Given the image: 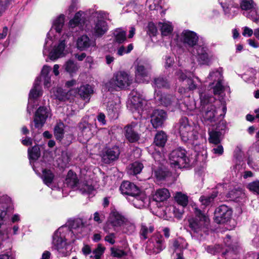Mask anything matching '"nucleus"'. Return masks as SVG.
I'll return each instance as SVG.
<instances>
[{
	"label": "nucleus",
	"instance_id": "nucleus-1",
	"mask_svg": "<svg viewBox=\"0 0 259 259\" xmlns=\"http://www.w3.org/2000/svg\"><path fill=\"white\" fill-rule=\"evenodd\" d=\"M170 164L175 168H182L192 166L191 159L187 155L186 149L179 147L173 150L169 154Z\"/></svg>",
	"mask_w": 259,
	"mask_h": 259
},
{
	"label": "nucleus",
	"instance_id": "nucleus-2",
	"mask_svg": "<svg viewBox=\"0 0 259 259\" xmlns=\"http://www.w3.org/2000/svg\"><path fill=\"white\" fill-rule=\"evenodd\" d=\"M126 218L114 206L110 207V212L107 221L104 224L103 229L106 233H109L113 229L115 230L116 228L122 226L125 222Z\"/></svg>",
	"mask_w": 259,
	"mask_h": 259
},
{
	"label": "nucleus",
	"instance_id": "nucleus-3",
	"mask_svg": "<svg viewBox=\"0 0 259 259\" xmlns=\"http://www.w3.org/2000/svg\"><path fill=\"white\" fill-rule=\"evenodd\" d=\"M131 84L128 74L125 71H119L114 74L113 77L105 84V87L109 92L117 91V88L122 89Z\"/></svg>",
	"mask_w": 259,
	"mask_h": 259
},
{
	"label": "nucleus",
	"instance_id": "nucleus-4",
	"mask_svg": "<svg viewBox=\"0 0 259 259\" xmlns=\"http://www.w3.org/2000/svg\"><path fill=\"white\" fill-rule=\"evenodd\" d=\"M179 133L181 140L184 143L198 139L197 132L195 130L194 126L189 123L186 117H183L180 120Z\"/></svg>",
	"mask_w": 259,
	"mask_h": 259
},
{
	"label": "nucleus",
	"instance_id": "nucleus-5",
	"mask_svg": "<svg viewBox=\"0 0 259 259\" xmlns=\"http://www.w3.org/2000/svg\"><path fill=\"white\" fill-rule=\"evenodd\" d=\"M52 244L54 249L57 250L62 256H65L69 254L68 250L69 244L67 242L65 235L61 232L60 229L54 233L53 236Z\"/></svg>",
	"mask_w": 259,
	"mask_h": 259
},
{
	"label": "nucleus",
	"instance_id": "nucleus-6",
	"mask_svg": "<svg viewBox=\"0 0 259 259\" xmlns=\"http://www.w3.org/2000/svg\"><path fill=\"white\" fill-rule=\"evenodd\" d=\"M120 153V149L118 146L106 147L102 152V159L104 163L110 164L118 159Z\"/></svg>",
	"mask_w": 259,
	"mask_h": 259
},
{
	"label": "nucleus",
	"instance_id": "nucleus-7",
	"mask_svg": "<svg viewBox=\"0 0 259 259\" xmlns=\"http://www.w3.org/2000/svg\"><path fill=\"white\" fill-rule=\"evenodd\" d=\"M123 195L131 196L138 198L141 193L140 188L133 183L128 181L123 182L119 188Z\"/></svg>",
	"mask_w": 259,
	"mask_h": 259
},
{
	"label": "nucleus",
	"instance_id": "nucleus-8",
	"mask_svg": "<svg viewBox=\"0 0 259 259\" xmlns=\"http://www.w3.org/2000/svg\"><path fill=\"white\" fill-rule=\"evenodd\" d=\"M198 39V34L191 30H184L181 34V40L186 47H194L197 45Z\"/></svg>",
	"mask_w": 259,
	"mask_h": 259
},
{
	"label": "nucleus",
	"instance_id": "nucleus-9",
	"mask_svg": "<svg viewBox=\"0 0 259 259\" xmlns=\"http://www.w3.org/2000/svg\"><path fill=\"white\" fill-rule=\"evenodd\" d=\"M49 116L48 108L45 106H40L35 111L34 117V127L41 128L46 123Z\"/></svg>",
	"mask_w": 259,
	"mask_h": 259
},
{
	"label": "nucleus",
	"instance_id": "nucleus-10",
	"mask_svg": "<svg viewBox=\"0 0 259 259\" xmlns=\"http://www.w3.org/2000/svg\"><path fill=\"white\" fill-rule=\"evenodd\" d=\"M167 118V113L163 110L155 109L151 115V123L154 128L161 127Z\"/></svg>",
	"mask_w": 259,
	"mask_h": 259
},
{
	"label": "nucleus",
	"instance_id": "nucleus-11",
	"mask_svg": "<svg viewBox=\"0 0 259 259\" xmlns=\"http://www.w3.org/2000/svg\"><path fill=\"white\" fill-rule=\"evenodd\" d=\"M135 126L136 124L134 123H132L124 127V136L131 143H136L140 139V135L135 130Z\"/></svg>",
	"mask_w": 259,
	"mask_h": 259
},
{
	"label": "nucleus",
	"instance_id": "nucleus-12",
	"mask_svg": "<svg viewBox=\"0 0 259 259\" xmlns=\"http://www.w3.org/2000/svg\"><path fill=\"white\" fill-rule=\"evenodd\" d=\"M68 226L69 231L79 238L80 237L79 234H82V229L84 228V224L82 219L77 218L69 221Z\"/></svg>",
	"mask_w": 259,
	"mask_h": 259
},
{
	"label": "nucleus",
	"instance_id": "nucleus-13",
	"mask_svg": "<svg viewBox=\"0 0 259 259\" xmlns=\"http://www.w3.org/2000/svg\"><path fill=\"white\" fill-rule=\"evenodd\" d=\"M213 221L218 224H223L227 222V205L223 204L215 209Z\"/></svg>",
	"mask_w": 259,
	"mask_h": 259
},
{
	"label": "nucleus",
	"instance_id": "nucleus-14",
	"mask_svg": "<svg viewBox=\"0 0 259 259\" xmlns=\"http://www.w3.org/2000/svg\"><path fill=\"white\" fill-rule=\"evenodd\" d=\"M204 124L206 125L215 123L217 118L215 117V108L212 105H209L203 115Z\"/></svg>",
	"mask_w": 259,
	"mask_h": 259
},
{
	"label": "nucleus",
	"instance_id": "nucleus-15",
	"mask_svg": "<svg viewBox=\"0 0 259 259\" xmlns=\"http://www.w3.org/2000/svg\"><path fill=\"white\" fill-rule=\"evenodd\" d=\"M208 48L204 45L197 46L196 52L197 54V60L200 64L208 65L210 59L207 53Z\"/></svg>",
	"mask_w": 259,
	"mask_h": 259
},
{
	"label": "nucleus",
	"instance_id": "nucleus-16",
	"mask_svg": "<svg viewBox=\"0 0 259 259\" xmlns=\"http://www.w3.org/2000/svg\"><path fill=\"white\" fill-rule=\"evenodd\" d=\"M152 86L155 89H169L170 87V84L166 76L159 75L153 78Z\"/></svg>",
	"mask_w": 259,
	"mask_h": 259
},
{
	"label": "nucleus",
	"instance_id": "nucleus-17",
	"mask_svg": "<svg viewBox=\"0 0 259 259\" xmlns=\"http://www.w3.org/2000/svg\"><path fill=\"white\" fill-rule=\"evenodd\" d=\"M154 98L158 104L165 107L171 105L174 99L171 95L162 94L160 91L155 93Z\"/></svg>",
	"mask_w": 259,
	"mask_h": 259
},
{
	"label": "nucleus",
	"instance_id": "nucleus-18",
	"mask_svg": "<svg viewBox=\"0 0 259 259\" xmlns=\"http://www.w3.org/2000/svg\"><path fill=\"white\" fill-rule=\"evenodd\" d=\"M107 22L103 20L98 19L95 22L94 27V35L97 37L102 36L108 30Z\"/></svg>",
	"mask_w": 259,
	"mask_h": 259
},
{
	"label": "nucleus",
	"instance_id": "nucleus-19",
	"mask_svg": "<svg viewBox=\"0 0 259 259\" xmlns=\"http://www.w3.org/2000/svg\"><path fill=\"white\" fill-rule=\"evenodd\" d=\"M93 93L94 90L93 88L88 84L81 85L77 89L78 95L83 100H87L89 101Z\"/></svg>",
	"mask_w": 259,
	"mask_h": 259
},
{
	"label": "nucleus",
	"instance_id": "nucleus-20",
	"mask_svg": "<svg viewBox=\"0 0 259 259\" xmlns=\"http://www.w3.org/2000/svg\"><path fill=\"white\" fill-rule=\"evenodd\" d=\"M154 175L157 181H164L171 176V172L165 167L160 166L154 170Z\"/></svg>",
	"mask_w": 259,
	"mask_h": 259
},
{
	"label": "nucleus",
	"instance_id": "nucleus-21",
	"mask_svg": "<svg viewBox=\"0 0 259 259\" xmlns=\"http://www.w3.org/2000/svg\"><path fill=\"white\" fill-rule=\"evenodd\" d=\"M189 227L194 233L198 234L200 232L203 227L205 222L198 220L197 218H191L188 220Z\"/></svg>",
	"mask_w": 259,
	"mask_h": 259
},
{
	"label": "nucleus",
	"instance_id": "nucleus-22",
	"mask_svg": "<svg viewBox=\"0 0 259 259\" xmlns=\"http://www.w3.org/2000/svg\"><path fill=\"white\" fill-rule=\"evenodd\" d=\"M170 197V193L166 188L159 189L153 196V199L156 202H163Z\"/></svg>",
	"mask_w": 259,
	"mask_h": 259
},
{
	"label": "nucleus",
	"instance_id": "nucleus-23",
	"mask_svg": "<svg viewBox=\"0 0 259 259\" xmlns=\"http://www.w3.org/2000/svg\"><path fill=\"white\" fill-rule=\"evenodd\" d=\"M167 138V134L164 131H160L156 134L154 139V143L157 147H163L165 145Z\"/></svg>",
	"mask_w": 259,
	"mask_h": 259
},
{
	"label": "nucleus",
	"instance_id": "nucleus-24",
	"mask_svg": "<svg viewBox=\"0 0 259 259\" xmlns=\"http://www.w3.org/2000/svg\"><path fill=\"white\" fill-rule=\"evenodd\" d=\"M150 67L147 63H138L136 68L137 77H145L148 76Z\"/></svg>",
	"mask_w": 259,
	"mask_h": 259
},
{
	"label": "nucleus",
	"instance_id": "nucleus-25",
	"mask_svg": "<svg viewBox=\"0 0 259 259\" xmlns=\"http://www.w3.org/2000/svg\"><path fill=\"white\" fill-rule=\"evenodd\" d=\"M91 45V39L87 35H82L78 37L76 42L77 49L81 51L89 48Z\"/></svg>",
	"mask_w": 259,
	"mask_h": 259
},
{
	"label": "nucleus",
	"instance_id": "nucleus-26",
	"mask_svg": "<svg viewBox=\"0 0 259 259\" xmlns=\"http://www.w3.org/2000/svg\"><path fill=\"white\" fill-rule=\"evenodd\" d=\"M65 40H61L58 45L55 47L53 51L50 53V59L51 60H56L59 58L63 54L65 48Z\"/></svg>",
	"mask_w": 259,
	"mask_h": 259
},
{
	"label": "nucleus",
	"instance_id": "nucleus-27",
	"mask_svg": "<svg viewBox=\"0 0 259 259\" xmlns=\"http://www.w3.org/2000/svg\"><path fill=\"white\" fill-rule=\"evenodd\" d=\"M66 181V183L72 188L77 187L79 184V179L77 175L71 169L68 171Z\"/></svg>",
	"mask_w": 259,
	"mask_h": 259
},
{
	"label": "nucleus",
	"instance_id": "nucleus-28",
	"mask_svg": "<svg viewBox=\"0 0 259 259\" xmlns=\"http://www.w3.org/2000/svg\"><path fill=\"white\" fill-rule=\"evenodd\" d=\"M41 155L40 149L37 144L28 149V156L30 160L36 161L38 159Z\"/></svg>",
	"mask_w": 259,
	"mask_h": 259
},
{
	"label": "nucleus",
	"instance_id": "nucleus-29",
	"mask_svg": "<svg viewBox=\"0 0 259 259\" xmlns=\"http://www.w3.org/2000/svg\"><path fill=\"white\" fill-rule=\"evenodd\" d=\"M209 138L208 142L210 143L213 144L214 145H218L221 142L220 138L222 135V133L220 131H216L213 130H208V132Z\"/></svg>",
	"mask_w": 259,
	"mask_h": 259
},
{
	"label": "nucleus",
	"instance_id": "nucleus-30",
	"mask_svg": "<svg viewBox=\"0 0 259 259\" xmlns=\"http://www.w3.org/2000/svg\"><path fill=\"white\" fill-rule=\"evenodd\" d=\"M42 178L44 183L49 186L51 184L55 178V175L51 169L45 168L42 170Z\"/></svg>",
	"mask_w": 259,
	"mask_h": 259
},
{
	"label": "nucleus",
	"instance_id": "nucleus-31",
	"mask_svg": "<svg viewBox=\"0 0 259 259\" xmlns=\"http://www.w3.org/2000/svg\"><path fill=\"white\" fill-rule=\"evenodd\" d=\"M128 172L131 175L136 176L140 174L144 168L143 164L139 161H136L130 165Z\"/></svg>",
	"mask_w": 259,
	"mask_h": 259
},
{
	"label": "nucleus",
	"instance_id": "nucleus-32",
	"mask_svg": "<svg viewBox=\"0 0 259 259\" xmlns=\"http://www.w3.org/2000/svg\"><path fill=\"white\" fill-rule=\"evenodd\" d=\"M42 95V90L40 89L39 84L34 83L33 88L30 91L29 98L32 99H37Z\"/></svg>",
	"mask_w": 259,
	"mask_h": 259
},
{
	"label": "nucleus",
	"instance_id": "nucleus-33",
	"mask_svg": "<svg viewBox=\"0 0 259 259\" xmlns=\"http://www.w3.org/2000/svg\"><path fill=\"white\" fill-rule=\"evenodd\" d=\"M237 215L233 213L232 209L228 208V230L233 229L236 224Z\"/></svg>",
	"mask_w": 259,
	"mask_h": 259
},
{
	"label": "nucleus",
	"instance_id": "nucleus-34",
	"mask_svg": "<svg viewBox=\"0 0 259 259\" xmlns=\"http://www.w3.org/2000/svg\"><path fill=\"white\" fill-rule=\"evenodd\" d=\"M115 31L116 33L114 34V41L119 44H123L126 40V31L120 28L117 29Z\"/></svg>",
	"mask_w": 259,
	"mask_h": 259
},
{
	"label": "nucleus",
	"instance_id": "nucleus-35",
	"mask_svg": "<svg viewBox=\"0 0 259 259\" xmlns=\"http://www.w3.org/2000/svg\"><path fill=\"white\" fill-rule=\"evenodd\" d=\"M175 200L177 203L183 207H186L188 203V197L187 195L181 192H177L175 196Z\"/></svg>",
	"mask_w": 259,
	"mask_h": 259
},
{
	"label": "nucleus",
	"instance_id": "nucleus-36",
	"mask_svg": "<svg viewBox=\"0 0 259 259\" xmlns=\"http://www.w3.org/2000/svg\"><path fill=\"white\" fill-rule=\"evenodd\" d=\"M154 228L153 226H151L148 228L146 225H142L139 232L140 239L142 240H145L148 238V234L149 233H152L154 231Z\"/></svg>",
	"mask_w": 259,
	"mask_h": 259
},
{
	"label": "nucleus",
	"instance_id": "nucleus-37",
	"mask_svg": "<svg viewBox=\"0 0 259 259\" xmlns=\"http://www.w3.org/2000/svg\"><path fill=\"white\" fill-rule=\"evenodd\" d=\"M64 15H60L58 17L53 23V28L58 33H60L64 24Z\"/></svg>",
	"mask_w": 259,
	"mask_h": 259
},
{
	"label": "nucleus",
	"instance_id": "nucleus-38",
	"mask_svg": "<svg viewBox=\"0 0 259 259\" xmlns=\"http://www.w3.org/2000/svg\"><path fill=\"white\" fill-rule=\"evenodd\" d=\"M64 124L62 122L57 124L54 127V136L57 140L60 141L64 137V130L63 128Z\"/></svg>",
	"mask_w": 259,
	"mask_h": 259
},
{
	"label": "nucleus",
	"instance_id": "nucleus-39",
	"mask_svg": "<svg viewBox=\"0 0 259 259\" xmlns=\"http://www.w3.org/2000/svg\"><path fill=\"white\" fill-rule=\"evenodd\" d=\"M244 15L256 24H259V14L256 7L248 12L244 13Z\"/></svg>",
	"mask_w": 259,
	"mask_h": 259
},
{
	"label": "nucleus",
	"instance_id": "nucleus-40",
	"mask_svg": "<svg viewBox=\"0 0 259 259\" xmlns=\"http://www.w3.org/2000/svg\"><path fill=\"white\" fill-rule=\"evenodd\" d=\"M65 70L70 74L76 72L78 67L77 63L72 60H68L64 65Z\"/></svg>",
	"mask_w": 259,
	"mask_h": 259
},
{
	"label": "nucleus",
	"instance_id": "nucleus-41",
	"mask_svg": "<svg viewBox=\"0 0 259 259\" xmlns=\"http://www.w3.org/2000/svg\"><path fill=\"white\" fill-rule=\"evenodd\" d=\"M79 184L80 190L82 193H86L88 194H91L94 190V186L92 184H89L87 180H84L81 182Z\"/></svg>",
	"mask_w": 259,
	"mask_h": 259
},
{
	"label": "nucleus",
	"instance_id": "nucleus-42",
	"mask_svg": "<svg viewBox=\"0 0 259 259\" xmlns=\"http://www.w3.org/2000/svg\"><path fill=\"white\" fill-rule=\"evenodd\" d=\"M158 24L160 26V30L162 35L167 36L173 31V27L171 25L162 22H159Z\"/></svg>",
	"mask_w": 259,
	"mask_h": 259
},
{
	"label": "nucleus",
	"instance_id": "nucleus-43",
	"mask_svg": "<svg viewBox=\"0 0 259 259\" xmlns=\"http://www.w3.org/2000/svg\"><path fill=\"white\" fill-rule=\"evenodd\" d=\"M255 4L253 0H241L240 8L243 10L250 11L255 8Z\"/></svg>",
	"mask_w": 259,
	"mask_h": 259
},
{
	"label": "nucleus",
	"instance_id": "nucleus-44",
	"mask_svg": "<svg viewBox=\"0 0 259 259\" xmlns=\"http://www.w3.org/2000/svg\"><path fill=\"white\" fill-rule=\"evenodd\" d=\"M107 114L110 118L116 119L118 116V113L117 108L115 105L111 104L107 108Z\"/></svg>",
	"mask_w": 259,
	"mask_h": 259
},
{
	"label": "nucleus",
	"instance_id": "nucleus-45",
	"mask_svg": "<svg viewBox=\"0 0 259 259\" xmlns=\"http://www.w3.org/2000/svg\"><path fill=\"white\" fill-rule=\"evenodd\" d=\"M208 78L214 82L222 81V73L218 70L212 71L209 73Z\"/></svg>",
	"mask_w": 259,
	"mask_h": 259
},
{
	"label": "nucleus",
	"instance_id": "nucleus-46",
	"mask_svg": "<svg viewBox=\"0 0 259 259\" xmlns=\"http://www.w3.org/2000/svg\"><path fill=\"white\" fill-rule=\"evenodd\" d=\"M111 255L114 257L120 258L127 255V252L122 250L115 247H111Z\"/></svg>",
	"mask_w": 259,
	"mask_h": 259
},
{
	"label": "nucleus",
	"instance_id": "nucleus-47",
	"mask_svg": "<svg viewBox=\"0 0 259 259\" xmlns=\"http://www.w3.org/2000/svg\"><path fill=\"white\" fill-rule=\"evenodd\" d=\"M56 99L60 101H65L67 99V93L61 88H58L55 93Z\"/></svg>",
	"mask_w": 259,
	"mask_h": 259
},
{
	"label": "nucleus",
	"instance_id": "nucleus-48",
	"mask_svg": "<svg viewBox=\"0 0 259 259\" xmlns=\"http://www.w3.org/2000/svg\"><path fill=\"white\" fill-rule=\"evenodd\" d=\"M147 34L150 37L155 36L157 33V29L153 22H150L147 27Z\"/></svg>",
	"mask_w": 259,
	"mask_h": 259
},
{
	"label": "nucleus",
	"instance_id": "nucleus-49",
	"mask_svg": "<svg viewBox=\"0 0 259 259\" xmlns=\"http://www.w3.org/2000/svg\"><path fill=\"white\" fill-rule=\"evenodd\" d=\"M105 249L106 248L104 246H103L101 244H98L97 248L93 251V253L95 254V259H100L101 256L104 253Z\"/></svg>",
	"mask_w": 259,
	"mask_h": 259
},
{
	"label": "nucleus",
	"instance_id": "nucleus-50",
	"mask_svg": "<svg viewBox=\"0 0 259 259\" xmlns=\"http://www.w3.org/2000/svg\"><path fill=\"white\" fill-rule=\"evenodd\" d=\"M206 249L209 253L215 255L222 251L223 247L221 245L216 244L214 246H208Z\"/></svg>",
	"mask_w": 259,
	"mask_h": 259
},
{
	"label": "nucleus",
	"instance_id": "nucleus-51",
	"mask_svg": "<svg viewBox=\"0 0 259 259\" xmlns=\"http://www.w3.org/2000/svg\"><path fill=\"white\" fill-rule=\"evenodd\" d=\"M247 188L249 190V191L257 194H259V180H256L249 183Z\"/></svg>",
	"mask_w": 259,
	"mask_h": 259
},
{
	"label": "nucleus",
	"instance_id": "nucleus-52",
	"mask_svg": "<svg viewBox=\"0 0 259 259\" xmlns=\"http://www.w3.org/2000/svg\"><path fill=\"white\" fill-rule=\"evenodd\" d=\"M244 156L242 146H237L234 151V157L239 161H242Z\"/></svg>",
	"mask_w": 259,
	"mask_h": 259
},
{
	"label": "nucleus",
	"instance_id": "nucleus-53",
	"mask_svg": "<svg viewBox=\"0 0 259 259\" xmlns=\"http://www.w3.org/2000/svg\"><path fill=\"white\" fill-rule=\"evenodd\" d=\"M194 213L195 214L194 218H197L198 220L205 222L206 217L202 211L198 207H195L194 209Z\"/></svg>",
	"mask_w": 259,
	"mask_h": 259
},
{
	"label": "nucleus",
	"instance_id": "nucleus-54",
	"mask_svg": "<svg viewBox=\"0 0 259 259\" xmlns=\"http://www.w3.org/2000/svg\"><path fill=\"white\" fill-rule=\"evenodd\" d=\"M12 0H0V16L8 9Z\"/></svg>",
	"mask_w": 259,
	"mask_h": 259
},
{
	"label": "nucleus",
	"instance_id": "nucleus-55",
	"mask_svg": "<svg viewBox=\"0 0 259 259\" xmlns=\"http://www.w3.org/2000/svg\"><path fill=\"white\" fill-rule=\"evenodd\" d=\"M224 90V87L222 84V81H218L213 87V93L215 95H221Z\"/></svg>",
	"mask_w": 259,
	"mask_h": 259
},
{
	"label": "nucleus",
	"instance_id": "nucleus-56",
	"mask_svg": "<svg viewBox=\"0 0 259 259\" xmlns=\"http://www.w3.org/2000/svg\"><path fill=\"white\" fill-rule=\"evenodd\" d=\"M78 128L82 133L91 131V125L87 122H80L78 124Z\"/></svg>",
	"mask_w": 259,
	"mask_h": 259
},
{
	"label": "nucleus",
	"instance_id": "nucleus-57",
	"mask_svg": "<svg viewBox=\"0 0 259 259\" xmlns=\"http://www.w3.org/2000/svg\"><path fill=\"white\" fill-rule=\"evenodd\" d=\"M81 14L80 12H77L74 15L73 18L70 20L69 23L71 24H74L75 26H77L80 23Z\"/></svg>",
	"mask_w": 259,
	"mask_h": 259
},
{
	"label": "nucleus",
	"instance_id": "nucleus-58",
	"mask_svg": "<svg viewBox=\"0 0 259 259\" xmlns=\"http://www.w3.org/2000/svg\"><path fill=\"white\" fill-rule=\"evenodd\" d=\"M242 34L244 37H250L254 35V30L248 26H244L242 28Z\"/></svg>",
	"mask_w": 259,
	"mask_h": 259
},
{
	"label": "nucleus",
	"instance_id": "nucleus-59",
	"mask_svg": "<svg viewBox=\"0 0 259 259\" xmlns=\"http://www.w3.org/2000/svg\"><path fill=\"white\" fill-rule=\"evenodd\" d=\"M244 194L240 190H236L235 191H232L230 193V197L232 200H236L237 199L241 196H243Z\"/></svg>",
	"mask_w": 259,
	"mask_h": 259
},
{
	"label": "nucleus",
	"instance_id": "nucleus-60",
	"mask_svg": "<svg viewBox=\"0 0 259 259\" xmlns=\"http://www.w3.org/2000/svg\"><path fill=\"white\" fill-rule=\"evenodd\" d=\"M200 201L201 202L202 204L205 206L209 205L211 202L213 201L212 198L209 196H201L200 197Z\"/></svg>",
	"mask_w": 259,
	"mask_h": 259
},
{
	"label": "nucleus",
	"instance_id": "nucleus-61",
	"mask_svg": "<svg viewBox=\"0 0 259 259\" xmlns=\"http://www.w3.org/2000/svg\"><path fill=\"white\" fill-rule=\"evenodd\" d=\"M108 233L109 234L105 236L104 240L111 244H114L115 242V234L114 233H109V232Z\"/></svg>",
	"mask_w": 259,
	"mask_h": 259
},
{
	"label": "nucleus",
	"instance_id": "nucleus-62",
	"mask_svg": "<svg viewBox=\"0 0 259 259\" xmlns=\"http://www.w3.org/2000/svg\"><path fill=\"white\" fill-rule=\"evenodd\" d=\"M247 163L250 168L252 169L257 168V164L254 162L253 157L251 156H248L247 159Z\"/></svg>",
	"mask_w": 259,
	"mask_h": 259
},
{
	"label": "nucleus",
	"instance_id": "nucleus-63",
	"mask_svg": "<svg viewBox=\"0 0 259 259\" xmlns=\"http://www.w3.org/2000/svg\"><path fill=\"white\" fill-rule=\"evenodd\" d=\"M165 67L166 68H169L171 67L174 63V60L173 58L166 56L165 57Z\"/></svg>",
	"mask_w": 259,
	"mask_h": 259
},
{
	"label": "nucleus",
	"instance_id": "nucleus-64",
	"mask_svg": "<svg viewBox=\"0 0 259 259\" xmlns=\"http://www.w3.org/2000/svg\"><path fill=\"white\" fill-rule=\"evenodd\" d=\"M258 253L250 252L246 254L244 259H258Z\"/></svg>",
	"mask_w": 259,
	"mask_h": 259
}]
</instances>
